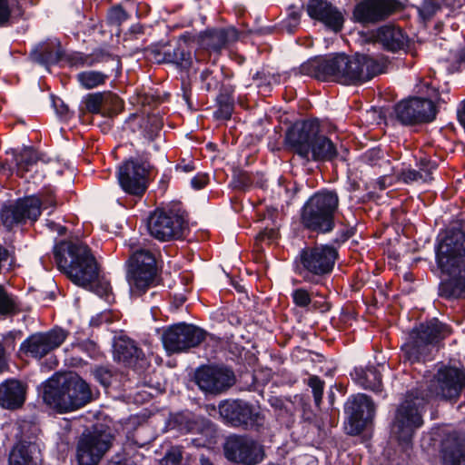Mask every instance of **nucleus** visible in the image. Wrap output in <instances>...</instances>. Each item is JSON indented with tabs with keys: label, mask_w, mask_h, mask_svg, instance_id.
Returning a JSON list of instances; mask_svg holds the SVG:
<instances>
[{
	"label": "nucleus",
	"mask_w": 465,
	"mask_h": 465,
	"mask_svg": "<svg viewBox=\"0 0 465 465\" xmlns=\"http://www.w3.org/2000/svg\"><path fill=\"white\" fill-rule=\"evenodd\" d=\"M465 388V371L461 369L442 365L438 368L427 384L428 392L419 390L406 395L400 405L391 425V437L404 448L411 442L414 430L422 425L421 411L431 397L445 400L457 398Z\"/></svg>",
	"instance_id": "1"
},
{
	"label": "nucleus",
	"mask_w": 465,
	"mask_h": 465,
	"mask_svg": "<svg viewBox=\"0 0 465 465\" xmlns=\"http://www.w3.org/2000/svg\"><path fill=\"white\" fill-rule=\"evenodd\" d=\"M385 62L366 54L350 57L343 54L321 58L302 66V71L322 81L334 80L344 84L363 83L383 72Z\"/></svg>",
	"instance_id": "2"
},
{
	"label": "nucleus",
	"mask_w": 465,
	"mask_h": 465,
	"mask_svg": "<svg viewBox=\"0 0 465 465\" xmlns=\"http://www.w3.org/2000/svg\"><path fill=\"white\" fill-rule=\"evenodd\" d=\"M465 232L460 229H447L438 236L436 259L442 272L449 278L440 287L445 297L465 295Z\"/></svg>",
	"instance_id": "3"
},
{
	"label": "nucleus",
	"mask_w": 465,
	"mask_h": 465,
	"mask_svg": "<svg viewBox=\"0 0 465 465\" xmlns=\"http://www.w3.org/2000/svg\"><path fill=\"white\" fill-rule=\"evenodd\" d=\"M319 134L317 120L296 122L286 132L285 143L306 161L332 160L337 155L334 143Z\"/></svg>",
	"instance_id": "4"
},
{
	"label": "nucleus",
	"mask_w": 465,
	"mask_h": 465,
	"mask_svg": "<svg viewBox=\"0 0 465 465\" xmlns=\"http://www.w3.org/2000/svg\"><path fill=\"white\" fill-rule=\"evenodd\" d=\"M43 399L59 412L77 410L92 399L89 385L76 373L54 375L45 385Z\"/></svg>",
	"instance_id": "5"
},
{
	"label": "nucleus",
	"mask_w": 465,
	"mask_h": 465,
	"mask_svg": "<svg viewBox=\"0 0 465 465\" xmlns=\"http://www.w3.org/2000/svg\"><path fill=\"white\" fill-rule=\"evenodd\" d=\"M54 256L58 268L79 286L87 287L98 277L96 261L89 247L82 242L57 244Z\"/></svg>",
	"instance_id": "6"
},
{
	"label": "nucleus",
	"mask_w": 465,
	"mask_h": 465,
	"mask_svg": "<svg viewBox=\"0 0 465 465\" xmlns=\"http://www.w3.org/2000/svg\"><path fill=\"white\" fill-rule=\"evenodd\" d=\"M450 333V327L437 319L420 324L401 347L405 360L411 363L430 360L437 343Z\"/></svg>",
	"instance_id": "7"
},
{
	"label": "nucleus",
	"mask_w": 465,
	"mask_h": 465,
	"mask_svg": "<svg viewBox=\"0 0 465 465\" xmlns=\"http://www.w3.org/2000/svg\"><path fill=\"white\" fill-rule=\"evenodd\" d=\"M339 198L331 191H321L311 196L302 209V225L314 232H328L334 227Z\"/></svg>",
	"instance_id": "8"
},
{
	"label": "nucleus",
	"mask_w": 465,
	"mask_h": 465,
	"mask_svg": "<svg viewBox=\"0 0 465 465\" xmlns=\"http://www.w3.org/2000/svg\"><path fill=\"white\" fill-rule=\"evenodd\" d=\"M156 261L154 255L146 250H138L129 259L127 282L133 295L140 296L154 282Z\"/></svg>",
	"instance_id": "9"
},
{
	"label": "nucleus",
	"mask_w": 465,
	"mask_h": 465,
	"mask_svg": "<svg viewBox=\"0 0 465 465\" xmlns=\"http://www.w3.org/2000/svg\"><path fill=\"white\" fill-rule=\"evenodd\" d=\"M186 226L183 213L174 209H156L146 223L150 235L162 242L181 238Z\"/></svg>",
	"instance_id": "10"
},
{
	"label": "nucleus",
	"mask_w": 465,
	"mask_h": 465,
	"mask_svg": "<svg viewBox=\"0 0 465 465\" xmlns=\"http://www.w3.org/2000/svg\"><path fill=\"white\" fill-rule=\"evenodd\" d=\"M113 436L106 430L94 428L84 432L76 445V460L79 465H98L112 446Z\"/></svg>",
	"instance_id": "11"
},
{
	"label": "nucleus",
	"mask_w": 465,
	"mask_h": 465,
	"mask_svg": "<svg viewBox=\"0 0 465 465\" xmlns=\"http://www.w3.org/2000/svg\"><path fill=\"white\" fill-rule=\"evenodd\" d=\"M225 458L241 465H258L265 459V450L258 441L243 437L231 436L223 446Z\"/></svg>",
	"instance_id": "12"
},
{
	"label": "nucleus",
	"mask_w": 465,
	"mask_h": 465,
	"mask_svg": "<svg viewBox=\"0 0 465 465\" xmlns=\"http://www.w3.org/2000/svg\"><path fill=\"white\" fill-rule=\"evenodd\" d=\"M149 172L150 164L147 162L129 159L118 168L119 185L124 193L141 197L148 187Z\"/></svg>",
	"instance_id": "13"
},
{
	"label": "nucleus",
	"mask_w": 465,
	"mask_h": 465,
	"mask_svg": "<svg viewBox=\"0 0 465 465\" xmlns=\"http://www.w3.org/2000/svg\"><path fill=\"white\" fill-rule=\"evenodd\" d=\"M205 338V331L193 324L178 323L165 329L162 341L170 353L181 352L198 346Z\"/></svg>",
	"instance_id": "14"
},
{
	"label": "nucleus",
	"mask_w": 465,
	"mask_h": 465,
	"mask_svg": "<svg viewBox=\"0 0 465 465\" xmlns=\"http://www.w3.org/2000/svg\"><path fill=\"white\" fill-rule=\"evenodd\" d=\"M338 257L337 250L331 245H316L303 249L299 256L300 265L307 274H329Z\"/></svg>",
	"instance_id": "15"
},
{
	"label": "nucleus",
	"mask_w": 465,
	"mask_h": 465,
	"mask_svg": "<svg viewBox=\"0 0 465 465\" xmlns=\"http://www.w3.org/2000/svg\"><path fill=\"white\" fill-rule=\"evenodd\" d=\"M396 118L405 125L430 122L435 118L436 109L431 100L411 97L396 104Z\"/></svg>",
	"instance_id": "16"
},
{
	"label": "nucleus",
	"mask_w": 465,
	"mask_h": 465,
	"mask_svg": "<svg viewBox=\"0 0 465 465\" xmlns=\"http://www.w3.org/2000/svg\"><path fill=\"white\" fill-rule=\"evenodd\" d=\"M195 382L205 392L220 394L235 383L232 370L219 366H203L195 372Z\"/></svg>",
	"instance_id": "17"
},
{
	"label": "nucleus",
	"mask_w": 465,
	"mask_h": 465,
	"mask_svg": "<svg viewBox=\"0 0 465 465\" xmlns=\"http://www.w3.org/2000/svg\"><path fill=\"white\" fill-rule=\"evenodd\" d=\"M66 337L67 332L61 328H54L46 332L35 333L21 343L20 351L34 358L41 359L60 347Z\"/></svg>",
	"instance_id": "18"
},
{
	"label": "nucleus",
	"mask_w": 465,
	"mask_h": 465,
	"mask_svg": "<svg viewBox=\"0 0 465 465\" xmlns=\"http://www.w3.org/2000/svg\"><path fill=\"white\" fill-rule=\"evenodd\" d=\"M40 204L35 195H32L4 206L0 214L3 225L11 229L16 224L26 223L27 220L35 222L40 216Z\"/></svg>",
	"instance_id": "19"
},
{
	"label": "nucleus",
	"mask_w": 465,
	"mask_h": 465,
	"mask_svg": "<svg viewBox=\"0 0 465 465\" xmlns=\"http://www.w3.org/2000/svg\"><path fill=\"white\" fill-rule=\"evenodd\" d=\"M398 6L396 0H362L354 7L353 17L361 24H376L388 18Z\"/></svg>",
	"instance_id": "20"
},
{
	"label": "nucleus",
	"mask_w": 465,
	"mask_h": 465,
	"mask_svg": "<svg viewBox=\"0 0 465 465\" xmlns=\"http://www.w3.org/2000/svg\"><path fill=\"white\" fill-rule=\"evenodd\" d=\"M346 411L351 424L350 433L358 434L374 417L375 406L365 394H357L348 402Z\"/></svg>",
	"instance_id": "21"
},
{
	"label": "nucleus",
	"mask_w": 465,
	"mask_h": 465,
	"mask_svg": "<svg viewBox=\"0 0 465 465\" xmlns=\"http://www.w3.org/2000/svg\"><path fill=\"white\" fill-rule=\"evenodd\" d=\"M220 416L233 426L252 427L259 424L260 415L242 401H224L219 405Z\"/></svg>",
	"instance_id": "22"
},
{
	"label": "nucleus",
	"mask_w": 465,
	"mask_h": 465,
	"mask_svg": "<svg viewBox=\"0 0 465 465\" xmlns=\"http://www.w3.org/2000/svg\"><path fill=\"white\" fill-rule=\"evenodd\" d=\"M306 11L312 19L322 22L335 32L342 27L341 13L327 0H309Z\"/></svg>",
	"instance_id": "23"
},
{
	"label": "nucleus",
	"mask_w": 465,
	"mask_h": 465,
	"mask_svg": "<svg viewBox=\"0 0 465 465\" xmlns=\"http://www.w3.org/2000/svg\"><path fill=\"white\" fill-rule=\"evenodd\" d=\"M238 39V32L233 27L208 29L198 36L199 45L208 52L219 53Z\"/></svg>",
	"instance_id": "24"
},
{
	"label": "nucleus",
	"mask_w": 465,
	"mask_h": 465,
	"mask_svg": "<svg viewBox=\"0 0 465 465\" xmlns=\"http://www.w3.org/2000/svg\"><path fill=\"white\" fill-rule=\"evenodd\" d=\"M25 400V387L18 381L8 380L0 385V405L5 409H16Z\"/></svg>",
	"instance_id": "25"
},
{
	"label": "nucleus",
	"mask_w": 465,
	"mask_h": 465,
	"mask_svg": "<svg viewBox=\"0 0 465 465\" xmlns=\"http://www.w3.org/2000/svg\"><path fill=\"white\" fill-rule=\"evenodd\" d=\"M443 465H465V440L448 437L442 444Z\"/></svg>",
	"instance_id": "26"
},
{
	"label": "nucleus",
	"mask_w": 465,
	"mask_h": 465,
	"mask_svg": "<svg viewBox=\"0 0 465 465\" xmlns=\"http://www.w3.org/2000/svg\"><path fill=\"white\" fill-rule=\"evenodd\" d=\"M379 42L388 50L397 51L402 49L407 43V37L400 27L383 25L377 32Z\"/></svg>",
	"instance_id": "27"
},
{
	"label": "nucleus",
	"mask_w": 465,
	"mask_h": 465,
	"mask_svg": "<svg viewBox=\"0 0 465 465\" xmlns=\"http://www.w3.org/2000/svg\"><path fill=\"white\" fill-rule=\"evenodd\" d=\"M61 55L62 50L56 41L42 43L32 52L33 59L45 65L57 63Z\"/></svg>",
	"instance_id": "28"
},
{
	"label": "nucleus",
	"mask_w": 465,
	"mask_h": 465,
	"mask_svg": "<svg viewBox=\"0 0 465 465\" xmlns=\"http://www.w3.org/2000/svg\"><path fill=\"white\" fill-rule=\"evenodd\" d=\"M187 430L190 432L199 433L204 440L200 445L207 446L214 442L216 430L214 425L208 420L201 417L188 419Z\"/></svg>",
	"instance_id": "29"
},
{
	"label": "nucleus",
	"mask_w": 465,
	"mask_h": 465,
	"mask_svg": "<svg viewBox=\"0 0 465 465\" xmlns=\"http://www.w3.org/2000/svg\"><path fill=\"white\" fill-rule=\"evenodd\" d=\"M114 356L119 361L132 365L143 358V352L131 340H120L114 345Z\"/></svg>",
	"instance_id": "30"
},
{
	"label": "nucleus",
	"mask_w": 465,
	"mask_h": 465,
	"mask_svg": "<svg viewBox=\"0 0 465 465\" xmlns=\"http://www.w3.org/2000/svg\"><path fill=\"white\" fill-rule=\"evenodd\" d=\"M355 376L357 382L362 388L376 393L381 391V376L374 367H369L365 370H355Z\"/></svg>",
	"instance_id": "31"
},
{
	"label": "nucleus",
	"mask_w": 465,
	"mask_h": 465,
	"mask_svg": "<svg viewBox=\"0 0 465 465\" xmlns=\"http://www.w3.org/2000/svg\"><path fill=\"white\" fill-rule=\"evenodd\" d=\"M35 449L33 444L15 445L9 456V465H37L36 458L33 456Z\"/></svg>",
	"instance_id": "32"
},
{
	"label": "nucleus",
	"mask_w": 465,
	"mask_h": 465,
	"mask_svg": "<svg viewBox=\"0 0 465 465\" xmlns=\"http://www.w3.org/2000/svg\"><path fill=\"white\" fill-rule=\"evenodd\" d=\"M20 305L18 297L0 284V316L8 317L17 314L21 311Z\"/></svg>",
	"instance_id": "33"
},
{
	"label": "nucleus",
	"mask_w": 465,
	"mask_h": 465,
	"mask_svg": "<svg viewBox=\"0 0 465 465\" xmlns=\"http://www.w3.org/2000/svg\"><path fill=\"white\" fill-rule=\"evenodd\" d=\"M108 75L100 71L88 70L79 73L76 79L84 89H94L105 83Z\"/></svg>",
	"instance_id": "34"
},
{
	"label": "nucleus",
	"mask_w": 465,
	"mask_h": 465,
	"mask_svg": "<svg viewBox=\"0 0 465 465\" xmlns=\"http://www.w3.org/2000/svg\"><path fill=\"white\" fill-rule=\"evenodd\" d=\"M17 161V174L24 177L25 173L30 171L32 167L37 163V153L32 148L24 149L16 159Z\"/></svg>",
	"instance_id": "35"
},
{
	"label": "nucleus",
	"mask_w": 465,
	"mask_h": 465,
	"mask_svg": "<svg viewBox=\"0 0 465 465\" xmlns=\"http://www.w3.org/2000/svg\"><path fill=\"white\" fill-rule=\"evenodd\" d=\"M105 99L116 101V98L112 93H94L88 94L85 98V107L87 111L93 114H99L101 107L104 105Z\"/></svg>",
	"instance_id": "36"
},
{
	"label": "nucleus",
	"mask_w": 465,
	"mask_h": 465,
	"mask_svg": "<svg viewBox=\"0 0 465 465\" xmlns=\"http://www.w3.org/2000/svg\"><path fill=\"white\" fill-rule=\"evenodd\" d=\"M313 293H311L308 290L304 288H297L292 292V299L293 303L302 309H309V306L312 303V296Z\"/></svg>",
	"instance_id": "37"
},
{
	"label": "nucleus",
	"mask_w": 465,
	"mask_h": 465,
	"mask_svg": "<svg viewBox=\"0 0 465 465\" xmlns=\"http://www.w3.org/2000/svg\"><path fill=\"white\" fill-rule=\"evenodd\" d=\"M307 384L312 391L315 404L320 406L323 396L324 381L318 376L312 375L308 379Z\"/></svg>",
	"instance_id": "38"
},
{
	"label": "nucleus",
	"mask_w": 465,
	"mask_h": 465,
	"mask_svg": "<svg viewBox=\"0 0 465 465\" xmlns=\"http://www.w3.org/2000/svg\"><path fill=\"white\" fill-rule=\"evenodd\" d=\"M16 0H0V26L8 24Z\"/></svg>",
	"instance_id": "39"
},
{
	"label": "nucleus",
	"mask_w": 465,
	"mask_h": 465,
	"mask_svg": "<svg viewBox=\"0 0 465 465\" xmlns=\"http://www.w3.org/2000/svg\"><path fill=\"white\" fill-rule=\"evenodd\" d=\"M403 179L405 182H418L420 180L422 182H429L432 177H430L429 172H426L425 174H423L420 170H408L403 173Z\"/></svg>",
	"instance_id": "40"
},
{
	"label": "nucleus",
	"mask_w": 465,
	"mask_h": 465,
	"mask_svg": "<svg viewBox=\"0 0 465 465\" xmlns=\"http://www.w3.org/2000/svg\"><path fill=\"white\" fill-rule=\"evenodd\" d=\"M301 15L296 11H292L284 21V27L286 30L292 34L300 24Z\"/></svg>",
	"instance_id": "41"
},
{
	"label": "nucleus",
	"mask_w": 465,
	"mask_h": 465,
	"mask_svg": "<svg viewBox=\"0 0 465 465\" xmlns=\"http://www.w3.org/2000/svg\"><path fill=\"white\" fill-rule=\"evenodd\" d=\"M166 55H168L167 60L169 62L177 64H183V63L187 62L189 59V54L179 47L174 49L173 54H167Z\"/></svg>",
	"instance_id": "42"
},
{
	"label": "nucleus",
	"mask_w": 465,
	"mask_h": 465,
	"mask_svg": "<svg viewBox=\"0 0 465 465\" xmlns=\"http://www.w3.org/2000/svg\"><path fill=\"white\" fill-rule=\"evenodd\" d=\"M94 376L103 386L107 387L111 383V373L108 370L99 367L94 371Z\"/></svg>",
	"instance_id": "43"
},
{
	"label": "nucleus",
	"mask_w": 465,
	"mask_h": 465,
	"mask_svg": "<svg viewBox=\"0 0 465 465\" xmlns=\"http://www.w3.org/2000/svg\"><path fill=\"white\" fill-rule=\"evenodd\" d=\"M233 105L230 101L220 102L219 109L216 111L218 118L229 119L232 114Z\"/></svg>",
	"instance_id": "44"
},
{
	"label": "nucleus",
	"mask_w": 465,
	"mask_h": 465,
	"mask_svg": "<svg viewBox=\"0 0 465 465\" xmlns=\"http://www.w3.org/2000/svg\"><path fill=\"white\" fill-rule=\"evenodd\" d=\"M126 13L120 6L113 7L109 13V19L115 24H120L126 19Z\"/></svg>",
	"instance_id": "45"
},
{
	"label": "nucleus",
	"mask_w": 465,
	"mask_h": 465,
	"mask_svg": "<svg viewBox=\"0 0 465 465\" xmlns=\"http://www.w3.org/2000/svg\"><path fill=\"white\" fill-rule=\"evenodd\" d=\"M148 123L150 124V129L145 134V136L149 140H153V137L156 135L157 132L161 129L162 124L161 121L156 116L148 118Z\"/></svg>",
	"instance_id": "46"
},
{
	"label": "nucleus",
	"mask_w": 465,
	"mask_h": 465,
	"mask_svg": "<svg viewBox=\"0 0 465 465\" xmlns=\"http://www.w3.org/2000/svg\"><path fill=\"white\" fill-rule=\"evenodd\" d=\"M41 203L40 210L42 207L47 209L49 207L54 208L56 206V201L52 192L43 195L42 198L35 196Z\"/></svg>",
	"instance_id": "47"
},
{
	"label": "nucleus",
	"mask_w": 465,
	"mask_h": 465,
	"mask_svg": "<svg viewBox=\"0 0 465 465\" xmlns=\"http://www.w3.org/2000/svg\"><path fill=\"white\" fill-rule=\"evenodd\" d=\"M437 168V164L435 162H432L426 158H421L420 160V172L425 174L426 172H429L430 177H431V173Z\"/></svg>",
	"instance_id": "48"
},
{
	"label": "nucleus",
	"mask_w": 465,
	"mask_h": 465,
	"mask_svg": "<svg viewBox=\"0 0 465 465\" xmlns=\"http://www.w3.org/2000/svg\"><path fill=\"white\" fill-rule=\"evenodd\" d=\"M437 7L431 3H423L421 7L420 8V15L424 19L430 18L436 13Z\"/></svg>",
	"instance_id": "49"
},
{
	"label": "nucleus",
	"mask_w": 465,
	"mask_h": 465,
	"mask_svg": "<svg viewBox=\"0 0 465 465\" xmlns=\"http://www.w3.org/2000/svg\"><path fill=\"white\" fill-rule=\"evenodd\" d=\"M207 182L208 178L206 175L198 174L191 180V184L194 189L200 190L207 184Z\"/></svg>",
	"instance_id": "50"
},
{
	"label": "nucleus",
	"mask_w": 465,
	"mask_h": 465,
	"mask_svg": "<svg viewBox=\"0 0 465 465\" xmlns=\"http://www.w3.org/2000/svg\"><path fill=\"white\" fill-rule=\"evenodd\" d=\"M182 456L179 450H173L166 454L165 456V461L166 465H168V462L171 461L172 465H180Z\"/></svg>",
	"instance_id": "51"
},
{
	"label": "nucleus",
	"mask_w": 465,
	"mask_h": 465,
	"mask_svg": "<svg viewBox=\"0 0 465 465\" xmlns=\"http://www.w3.org/2000/svg\"><path fill=\"white\" fill-rule=\"evenodd\" d=\"M143 455L140 453H135L133 457V460L126 459L124 462V464L121 463H114L112 465H141Z\"/></svg>",
	"instance_id": "52"
},
{
	"label": "nucleus",
	"mask_w": 465,
	"mask_h": 465,
	"mask_svg": "<svg viewBox=\"0 0 465 465\" xmlns=\"http://www.w3.org/2000/svg\"><path fill=\"white\" fill-rule=\"evenodd\" d=\"M113 95L116 98V101L113 99H105L104 105H111L114 107V111H117L122 105V101L116 94H113Z\"/></svg>",
	"instance_id": "53"
},
{
	"label": "nucleus",
	"mask_w": 465,
	"mask_h": 465,
	"mask_svg": "<svg viewBox=\"0 0 465 465\" xmlns=\"http://www.w3.org/2000/svg\"><path fill=\"white\" fill-rule=\"evenodd\" d=\"M109 314L108 313H102L101 315H98L96 317H94L92 320H91V325L93 326H98L99 324H101L102 322H108L109 321V318H108Z\"/></svg>",
	"instance_id": "54"
},
{
	"label": "nucleus",
	"mask_w": 465,
	"mask_h": 465,
	"mask_svg": "<svg viewBox=\"0 0 465 465\" xmlns=\"http://www.w3.org/2000/svg\"><path fill=\"white\" fill-rule=\"evenodd\" d=\"M176 170L183 173H190L194 170V165L192 162L182 163L177 165Z\"/></svg>",
	"instance_id": "55"
},
{
	"label": "nucleus",
	"mask_w": 465,
	"mask_h": 465,
	"mask_svg": "<svg viewBox=\"0 0 465 465\" xmlns=\"http://www.w3.org/2000/svg\"><path fill=\"white\" fill-rule=\"evenodd\" d=\"M100 290H97V293L100 295V296H107L108 293L110 292V286L107 282H104L101 284L100 286Z\"/></svg>",
	"instance_id": "56"
},
{
	"label": "nucleus",
	"mask_w": 465,
	"mask_h": 465,
	"mask_svg": "<svg viewBox=\"0 0 465 465\" xmlns=\"http://www.w3.org/2000/svg\"><path fill=\"white\" fill-rule=\"evenodd\" d=\"M5 365V350H4L3 346L0 344V371H2Z\"/></svg>",
	"instance_id": "57"
},
{
	"label": "nucleus",
	"mask_w": 465,
	"mask_h": 465,
	"mask_svg": "<svg viewBox=\"0 0 465 465\" xmlns=\"http://www.w3.org/2000/svg\"><path fill=\"white\" fill-rule=\"evenodd\" d=\"M200 463L201 465H213V463L210 460L209 458L204 457L203 455L200 458Z\"/></svg>",
	"instance_id": "58"
},
{
	"label": "nucleus",
	"mask_w": 465,
	"mask_h": 465,
	"mask_svg": "<svg viewBox=\"0 0 465 465\" xmlns=\"http://www.w3.org/2000/svg\"><path fill=\"white\" fill-rule=\"evenodd\" d=\"M210 74V71L209 70H205L203 71L202 74H201V78L204 81L207 79V77L209 76Z\"/></svg>",
	"instance_id": "59"
},
{
	"label": "nucleus",
	"mask_w": 465,
	"mask_h": 465,
	"mask_svg": "<svg viewBox=\"0 0 465 465\" xmlns=\"http://www.w3.org/2000/svg\"><path fill=\"white\" fill-rule=\"evenodd\" d=\"M379 183H380V188L381 189H384L385 188V184L382 182L379 181Z\"/></svg>",
	"instance_id": "60"
},
{
	"label": "nucleus",
	"mask_w": 465,
	"mask_h": 465,
	"mask_svg": "<svg viewBox=\"0 0 465 465\" xmlns=\"http://www.w3.org/2000/svg\"><path fill=\"white\" fill-rule=\"evenodd\" d=\"M371 154H379L380 151L373 150L371 152Z\"/></svg>",
	"instance_id": "61"
},
{
	"label": "nucleus",
	"mask_w": 465,
	"mask_h": 465,
	"mask_svg": "<svg viewBox=\"0 0 465 465\" xmlns=\"http://www.w3.org/2000/svg\"><path fill=\"white\" fill-rule=\"evenodd\" d=\"M64 230V228L60 227V228H59V231H58L59 234H63Z\"/></svg>",
	"instance_id": "62"
},
{
	"label": "nucleus",
	"mask_w": 465,
	"mask_h": 465,
	"mask_svg": "<svg viewBox=\"0 0 465 465\" xmlns=\"http://www.w3.org/2000/svg\"><path fill=\"white\" fill-rule=\"evenodd\" d=\"M303 278H304V280H306V281H310V279H309V277L307 276V274H305V275L303 276Z\"/></svg>",
	"instance_id": "63"
}]
</instances>
